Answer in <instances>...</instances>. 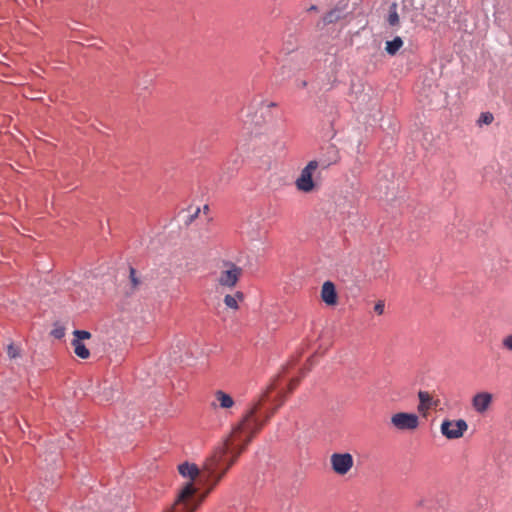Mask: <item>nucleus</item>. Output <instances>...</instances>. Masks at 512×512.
<instances>
[{
	"instance_id": "obj_1",
	"label": "nucleus",
	"mask_w": 512,
	"mask_h": 512,
	"mask_svg": "<svg viewBox=\"0 0 512 512\" xmlns=\"http://www.w3.org/2000/svg\"><path fill=\"white\" fill-rule=\"evenodd\" d=\"M259 405L255 404L232 428L230 434L219 444L203 464V478L209 485L199 497L193 482H187L179 491L173 505L165 512H195L207 495L237 461L253 437L262 429L264 422L256 416Z\"/></svg>"
},
{
	"instance_id": "obj_2",
	"label": "nucleus",
	"mask_w": 512,
	"mask_h": 512,
	"mask_svg": "<svg viewBox=\"0 0 512 512\" xmlns=\"http://www.w3.org/2000/svg\"><path fill=\"white\" fill-rule=\"evenodd\" d=\"M243 274V269L229 260H223L213 273L214 281L221 288L233 289Z\"/></svg>"
},
{
	"instance_id": "obj_3",
	"label": "nucleus",
	"mask_w": 512,
	"mask_h": 512,
	"mask_svg": "<svg viewBox=\"0 0 512 512\" xmlns=\"http://www.w3.org/2000/svg\"><path fill=\"white\" fill-rule=\"evenodd\" d=\"M318 167V161L312 160L301 170L299 177L295 181V186L298 191L310 193L316 189V183L313 181V173Z\"/></svg>"
},
{
	"instance_id": "obj_4",
	"label": "nucleus",
	"mask_w": 512,
	"mask_h": 512,
	"mask_svg": "<svg viewBox=\"0 0 512 512\" xmlns=\"http://www.w3.org/2000/svg\"><path fill=\"white\" fill-rule=\"evenodd\" d=\"M467 429H468V424L463 419H458V420L445 419V420H443V422L441 423V426H440L441 434L449 440L461 438L464 435V433L467 431Z\"/></svg>"
},
{
	"instance_id": "obj_5",
	"label": "nucleus",
	"mask_w": 512,
	"mask_h": 512,
	"mask_svg": "<svg viewBox=\"0 0 512 512\" xmlns=\"http://www.w3.org/2000/svg\"><path fill=\"white\" fill-rule=\"evenodd\" d=\"M391 424L401 431H412L419 426V417L414 413L398 412L392 415Z\"/></svg>"
},
{
	"instance_id": "obj_6",
	"label": "nucleus",
	"mask_w": 512,
	"mask_h": 512,
	"mask_svg": "<svg viewBox=\"0 0 512 512\" xmlns=\"http://www.w3.org/2000/svg\"><path fill=\"white\" fill-rule=\"evenodd\" d=\"M330 463L336 474L345 475L353 467L354 460L350 453H333L330 457Z\"/></svg>"
},
{
	"instance_id": "obj_7",
	"label": "nucleus",
	"mask_w": 512,
	"mask_h": 512,
	"mask_svg": "<svg viewBox=\"0 0 512 512\" xmlns=\"http://www.w3.org/2000/svg\"><path fill=\"white\" fill-rule=\"evenodd\" d=\"M321 299L325 304L329 306H335L337 304L338 296L336 288L331 281H326L323 283L321 288Z\"/></svg>"
},
{
	"instance_id": "obj_8",
	"label": "nucleus",
	"mask_w": 512,
	"mask_h": 512,
	"mask_svg": "<svg viewBox=\"0 0 512 512\" xmlns=\"http://www.w3.org/2000/svg\"><path fill=\"white\" fill-rule=\"evenodd\" d=\"M418 398V411L423 415H426L429 409L436 408L439 404V400H434L427 391H419Z\"/></svg>"
},
{
	"instance_id": "obj_9",
	"label": "nucleus",
	"mask_w": 512,
	"mask_h": 512,
	"mask_svg": "<svg viewBox=\"0 0 512 512\" xmlns=\"http://www.w3.org/2000/svg\"><path fill=\"white\" fill-rule=\"evenodd\" d=\"M492 402V395L488 392H481L473 397L472 405L478 413H484Z\"/></svg>"
},
{
	"instance_id": "obj_10",
	"label": "nucleus",
	"mask_w": 512,
	"mask_h": 512,
	"mask_svg": "<svg viewBox=\"0 0 512 512\" xmlns=\"http://www.w3.org/2000/svg\"><path fill=\"white\" fill-rule=\"evenodd\" d=\"M215 401L212 403L213 407H219L222 409H230L234 406L235 402L233 398L222 390H217L214 393Z\"/></svg>"
},
{
	"instance_id": "obj_11",
	"label": "nucleus",
	"mask_w": 512,
	"mask_h": 512,
	"mask_svg": "<svg viewBox=\"0 0 512 512\" xmlns=\"http://www.w3.org/2000/svg\"><path fill=\"white\" fill-rule=\"evenodd\" d=\"M244 293L241 291H235L232 294H226L224 296L223 302L228 309L233 311H237L239 309V304L244 301Z\"/></svg>"
},
{
	"instance_id": "obj_12",
	"label": "nucleus",
	"mask_w": 512,
	"mask_h": 512,
	"mask_svg": "<svg viewBox=\"0 0 512 512\" xmlns=\"http://www.w3.org/2000/svg\"><path fill=\"white\" fill-rule=\"evenodd\" d=\"M178 471L183 477L189 478V482H193V480L196 479L200 474V470L197 465L187 462L179 465Z\"/></svg>"
},
{
	"instance_id": "obj_13",
	"label": "nucleus",
	"mask_w": 512,
	"mask_h": 512,
	"mask_svg": "<svg viewBox=\"0 0 512 512\" xmlns=\"http://www.w3.org/2000/svg\"><path fill=\"white\" fill-rule=\"evenodd\" d=\"M402 46L403 40L401 37L397 36L393 40L386 42L385 50L389 55L394 56Z\"/></svg>"
},
{
	"instance_id": "obj_14",
	"label": "nucleus",
	"mask_w": 512,
	"mask_h": 512,
	"mask_svg": "<svg viewBox=\"0 0 512 512\" xmlns=\"http://www.w3.org/2000/svg\"><path fill=\"white\" fill-rule=\"evenodd\" d=\"M71 345L74 348V353L81 359H87L90 356L89 350L79 340H72Z\"/></svg>"
},
{
	"instance_id": "obj_15",
	"label": "nucleus",
	"mask_w": 512,
	"mask_h": 512,
	"mask_svg": "<svg viewBox=\"0 0 512 512\" xmlns=\"http://www.w3.org/2000/svg\"><path fill=\"white\" fill-rule=\"evenodd\" d=\"M494 120V116L492 113L490 112H484V113H481L477 123L479 126L481 125H489L493 122Z\"/></svg>"
},
{
	"instance_id": "obj_16",
	"label": "nucleus",
	"mask_w": 512,
	"mask_h": 512,
	"mask_svg": "<svg viewBox=\"0 0 512 512\" xmlns=\"http://www.w3.org/2000/svg\"><path fill=\"white\" fill-rule=\"evenodd\" d=\"M129 278H130V282H131V285H132V289L135 290L138 288L139 284H140V280L137 278L136 276V270L133 268V267H130V270H129Z\"/></svg>"
},
{
	"instance_id": "obj_17",
	"label": "nucleus",
	"mask_w": 512,
	"mask_h": 512,
	"mask_svg": "<svg viewBox=\"0 0 512 512\" xmlns=\"http://www.w3.org/2000/svg\"><path fill=\"white\" fill-rule=\"evenodd\" d=\"M73 335L75 337L73 340H79L80 342L91 337V333L85 330H75Z\"/></svg>"
},
{
	"instance_id": "obj_18",
	"label": "nucleus",
	"mask_w": 512,
	"mask_h": 512,
	"mask_svg": "<svg viewBox=\"0 0 512 512\" xmlns=\"http://www.w3.org/2000/svg\"><path fill=\"white\" fill-rule=\"evenodd\" d=\"M338 19L336 11H330L324 16V22L330 24Z\"/></svg>"
},
{
	"instance_id": "obj_19",
	"label": "nucleus",
	"mask_w": 512,
	"mask_h": 512,
	"mask_svg": "<svg viewBox=\"0 0 512 512\" xmlns=\"http://www.w3.org/2000/svg\"><path fill=\"white\" fill-rule=\"evenodd\" d=\"M502 346L508 351H512V334L507 335L502 339Z\"/></svg>"
},
{
	"instance_id": "obj_20",
	"label": "nucleus",
	"mask_w": 512,
	"mask_h": 512,
	"mask_svg": "<svg viewBox=\"0 0 512 512\" xmlns=\"http://www.w3.org/2000/svg\"><path fill=\"white\" fill-rule=\"evenodd\" d=\"M388 22L392 26H395L399 23V15L395 10L389 14Z\"/></svg>"
},
{
	"instance_id": "obj_21",
	"label": "nucleus",
	"mask_w": 512,
	"mask_h": 512,
	"mask_svg": "<svg viewBox=\"0 0 512 512\" xmlns=\"http://www.w3.org/2000/svg\"><path fill=\"white\" fill-rule=\"evenodd\" d=\"M7 354L10 358H16L19 355L18 348L13 344L8 345Z\"/></svg>"
},
{
	"instance_id": "obj_22",
	"label": "nucleus",
	"mask_w": 512,
	"mask_h": 512,
	"mask_svg": "<svg viewBox=\"0 0 512 512\" xmlns=\"http://www.w3.org/2000/svg\"><path fill=\"white\" fill-rule=\"evenodd\" d=\"M384 308H385L384 302L382 300H379L378 302H376V304L374 306V311L378 315H382L384 313Z\"/></svg>"
},
{
	"instance_id": "obj_23",
	"label": "nucleus",
	"mask_w": 512,
	"mask_h": 512,
	"mask_svg": "<svg viewBox=\"0 0 512 512\" xmlns=\"http://www.w3.org/2000/svg\"><path fill=\"white\" fill-rule=\"evenodd\" d=\"M200 211H201V210H200V208H199V207H197V208L195 209V211H194V212L189 216V220H188L187 222H188V223H191L195 218H197V217H198V215H199V213H200Z\"/></svg>"
},
{
	"instance_id": "obj_24",
	"label": "nucleus",
	"mask_w": 512,
	"mask_h": 512,
	"mask_svg": "<svg viewBox=\"0 0 512 512\" xmlns=\"http://www.w3.org/2000/svg\"><path fill=\"white\" fill-rule=\"evenodd\" d=\"M52 334L56 337V338H61L64 336V330L62 328L60 329H55L53 330Z\"/></svg>"
},
{
	"instance_id": "obj_25",
	"label": "nucleus",
	"mask_w": 512,
	"mask_h": 512,
	"mask_svg": "<svg viewBox=\"0 0 512 512\" xmlns=\"http://www.w3.org/2000/svg\"><path fill=\"white\" fill-rule=\"evenodd\" d=\"M298 385V380H291L290 384H289V390L290 391H293V389Z\"/></svg>"
},
{
	"instance_id": "obj_26",
	"label": "nucleus",
	"mask_w": 512,
	"mask_h": 512,
	"mask_svg": "<svg viewBox=\"0 0 512 512\" xmlns=\"http://www.w3.org/2000/svg\"><path fill=\"white\" fill-rule=\"evenodd\" d=\"M203 212H204L205 214H207V213L209 212V206H208V205H204V207H203Z\"/></svg>"
}]
</instances>
